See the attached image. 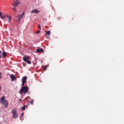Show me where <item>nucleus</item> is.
<instances>
[{"mask_svg":"<svg viewBox=\"0 0 124 124\" xmlns=\"http://www.w3.org/2000/svg\"><path fill=\"white\" fill-rule=\"evenodd\" d=\"M25 109H26V106H24L22 107V110H25Z\"/></svg>","mask_w":124,"mask_h":124,"instance_id":"16","label":"nucleus"},{"mask_svg":"<svg viewBox=\"0 0 124 124\" xmlns=\"http://www.w3.org/2000/svg\"><path fill=\"white\" fill-rule=\"evenodd\" d=\"M21 117H24V113H22L21 115Z\"/></svg>","mask_w":124,"mask_h":124,"instance_id":"20","label":"nucleus"},{"mask_svg":"<svg viewBox=\"0 0 124 124\" xmlns=\"http://www.w3.org/2000/svg\"><path fill=\"white\" fill-rule=\"evenodd\" d=\"M12 117L14 119H17L18 118V113H17V111L13 109L12 111Z\"/></svg>","mask_w":124,"mask_h":124,"instance_id":"4","label":"nucleus"},{"mask_svg":"<svg viewBox=\"0 0 124 124\" xmlns=\"http://www.w3.org/2000/svg\"><path fill=\"white\" fill-rule=\"evenodd\" d=\"M27 76H24L22 78V86H25V83H26V81H27Z\"/></svg>","mask_w":124,"mask_h":124,"instance_id":"5","label":"nucleus"},{"mask_svg":"<svg viewBox=\"0 0 124 124\" xmlns=\"http://www.w3.org/2000/svg\"><path fill=\"white\" fill-rule=\"evenodd\" d=\"M0 54H1V51L0 50Z\"/></svg>","mask_w":124,"mask_h":124,"instance_id":"21","label":"nucleus"},{"mask_svg":"<svg viewBox=\"0 0 124 124\" xmlns=\"http://www.w3.org/2000/svg\"><path fill=\"white\" fill-rule=\"evenodd\" d=\"M21 2L19 0H15V3H14V6H17L18 4H20Z\"/></svg>","mask_w":124,"mask_h":124,"instance_id":"8","label":"nucleus"},{"mask_svg":"<svg viewBox=\"0 0 124 124\" xmlns=\"http://www.w3.org/2000/svg\"><path fill=\"white\" fill-rule=\"evenodd\" d=\"M0 103L1 104H3L5 108L8 107V101L5 100V97L3 96L0 99Z\"/></svg>","mask_w":124,"mask_h":124,"instance_id":"2","label":"nucleus"},{"mask_svg":"<svg viewBox=\"0 0 124 124\" xmlns=\"http://www.w3.org/2000/svg\"><path fill=\"white\" fill-rule=\"evenodd\" d=\"M10 77L11 79V81H15V80H16V77H15V76H14V75L13 74H11L10 76Z\"/></svg>","mask_w":124,"mask_h":124,"instance_id":"7","label":"nucleus"},{"mask_svg":"<svg viewBox=\"0 0 124 124\" xmlns=\"http://www.w3.org/2000/svg\"><path fill=\"white\" fill-rule=\"evenodd\" d=\"M40 33V31H36V33L37 34H38V33Z\"/></svg>","mask_w":124,"mask_h":124,"instance_id":"17","label":"nucleus"},{"mask_svg":"<svg viewBox=\"0 0 124 124\" xmlns=\"http://www.w3.org/2000/svg\"><path fill=\"white\" fill-rule=\"evenodd\" d=\"M33 102H34V101L33 100H31L30 103L31 104H33Z\"/></svg>","mask_w":124,"mask_h":124,"instance_id":"15","label":"nucleus"},{"mask_svg":"<svg viewBox=\"0 0 124 124\" xmlns=\"http://www.w3.org/2000/svg\"><path fill=\"white\" fill-rule=\"evenodd\" d=\"M23 59L24 62H28V61H31V58L29 56H25Z\"/></svg>","mask_w":124,"mask_h":124,"instance_id":"6","label":"nucleus"},{"mask_svg":"<svg viewBox=\"0 0 124 124\" xmlns=\"http://www.w3.org/2000/svg\"><path fill=\"white\" fill-rule=\"evenodd\" d=\"M0 18L3 21H6L7 19L9 23H10L11 20H12V16L9 15H2V12H0Z\"/></svg>","mask_w":124,"mask_h":124,"instance_id":"1","label":"nucleus"},{"mask_svg":"<svg viewBox=\"0 0 124 124\" xmlns=\"http://www.w3.org/2000/svg\"><path fill=\"white\" fill-rule=\"evenodd\" d=\"M26 62H27V63H28L29 64H31V62L30 60H28L26 61Z\"/></svg>","mask_w":124,"mask_h":124,"instance_id":"14","label":"nucleus"},{"mask_svg":"<svg viewBox=\"0 0 124 124\" xmlns=\"http://www.w3.org/2000/svg\"><path fill=\"white\" fill-rule=\"evenodd\" d=\"M39 12H40V11H38L37 9H35L32 10V12H31V13H36L37 14H38Z\"/></svg>","mask_w":124,"mask_h":124,"instance_id":"11","label":"nucleus"},{"mask_svg":"<svg viewBox=\"0 0 124 124\" xmlns=\"http://www.w3.org/2000/svg\"><path fill=\"white\" fill-rule=\"evenodd\" d=\"M24 15H25V13H22L19 16H18V20L20 21V20H22L23 17H24Z\"/></svg>","mask_w":124,"mask_h":124,"instance_id":"9","label":"nucleus"},{"mask_svg":"<svg viewBox=\"0 0 124 124\" xmlns=\"http://www.w3.org/2000/svg\"><path fill=\"white\" fill-rule=\"evenodd\" d=\"M38 28L40 30H41V27H40V25H38Z\"/></svg>","mask_w":124,"mask_h":124,"instance_id":"18","label":"nucleus"},{"mask_svg":"<svg viewBox=\"0 0 124 124\" xmlns=\"http://www.w3.org/2000/svg\"><path fill=\"white\" fill-rule=\"evenodd\" d=\"M47 69V67H46V66H45L44 67V70H46V69Z\"/></svg>","mask_w":124,"mask_h":124,"instance_id":"19","label":"nucleus"},{"mask_svg":"<svg viewBox=\"0 0 124 124\" xmlns=\"http://www.w3.org/2000/svg\"><path fill=\"white\" fill-rule=\"evenodd\" d=\"M43 52H44V50L42 48H38L36 50L37 53H43Z\"/></svg>","mask_w":124,"mask_h":124,"instance_id":"10","label":"nucleus"},{"mask_svg":"<svg viewBox=\"0 0 124 124\" xmlns=\"http://www.w3.org/2000/svg\"><path fill=\"white\" fill-rule=\"evenodd\" d=\"M46 34L47 35H50V34H51V31H46Z\"/></svg>","mask_w":124,"mask_h":124,"instance_id":"12","label":"nucleus"},{"mask_svg":"<svg viewBox=\"0 0 124 124\" xmlns=\"http://www.w3.org/2000/svg\"><path fill=\"white\" fill-rule=\"evenodd\" d=\"M2 56H4V57H6V53L5 51L3 52Z\"/></svg>","mask_w":124,"mask_h":124,"instance_id":"13","label":"nucleus"},{"mask_svg":"<svg viewBox=\"0 0 124 124\" xmlns=\"http://www.w3.org/2000/svg\"><path fill=\"white\" fill-rule=\"evenodd\" d=\"M29 92V87L28 86H22L20 90V94L23 93H27Z\"/></svg>","mask_w":124,"mask_h":124,"instance_id":"3","label":"nucleus"}]
</instances>
